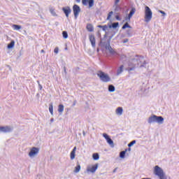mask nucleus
Here are the masks:
<instances>
[{"instance_id": "obj_1", "label": "nucleus", "mask_w": 179, "mask_h": 179, "mask_svg": "<svg viewBox=\"0 0 179 179\" xmlns=\"http://www.w3.org/2000/svg\"><path fill=\"white\" fill-rule=\"evenodd\" d=\"M128 68L127 71L131 72L135 71L136 68H145L146 60L143 56L136 55L135 57H131L127 62Z\"/></svg>"}, {"instance_id": "obj_2", "label": "nucleus", "mask_w": 179, "mask_h": 179, "mask_svg": "<svg viewBox=\"0 0 179 179\" xmlns=\"http://www.w3.org/2000/svg\"><path fill=\"white\" fill-rule=\"evenodd\" d=\"M113 38V36H109V38L107 40V42L103 41V38H101L100 44L101 47H105L106 50H108L109 53L110 55H117L118 53L115 52L111 47V39Z\"/></svg>"}, {"instance_id": "obj_3", "label": "nucleus", "mask_w": 179, "mask_h": 179, "mask_svg": "<svg viewBox=\"0 0 179 179\" xmlns=\"http://www.w3.org/2000/svg\"><path fill=\"white\" fill-rule=\"evenodd\" d=\"M97 76L99 78L100 80L104 83H107L111 81V78H110V76L102 71H98Z\"/></svg>"}, {"instance_id": "obj_4", "label": "nucleus", "mask_w": 179, "mask_h": 179, "mask_svg": "<svg viewBox=\"0 0 179 179\" xmlns=\"http://www.w3.org/2000/svg\"><path fill=\"white\" fill-rule=\"evenodd\" d=\"M153 13L149 6H146L145 7V22L149 23L152 20Z\"/></svg>"}, {"instance_id": "obj_5", "label": "nucleus", "mask_w": 179, "mask_h": 179, "mask_svg": "<svg viewBox=\"0 0 179 179\" xmlns=\"http://www.w3.org/2000/svg\"><path fill=\"white\" fill-rule=\"evenodd\" d=\"M13 131V127L12 126H0V132L3 134H9Z\"/></svg>"}, {"instance_id": "obj_6", "label": "nucleus", "mask_w": 179, "mask_h": 179, "mask_svg": "<svg viewBox=\"0 0 179 179\" xmlns=\"http://www.w3.org/2000/svg\"><path fill=\"white\" fill-rule=\"evenodd\" d=\"M73 12L75 19H78V16H79V13H80V7L77 4H74L73 6Z\"/></svg>"}, {"instance_id": "obj_7", "label": "nucleus", "mask_w": 179, "mask_h": 179, "mask_svg": "<svg viewBox=\"0 0 179 179\" xmlns=\"http://www.w3.org/2000/svg\"><path fill=\"white\" fill-rule=\"evenodd\" d=\"M38 152H40V148L36 147H33L29 152V157H34L36 155H38Z\"/></svg>"}, {"instance_id": "obj_8", "label": "nucleus", "mask_w": 179, "mask_h": 179, "mask_svg": "<svg viewBox=\"0 0 179 179\" xmlns=\"http://www.w3.org/2000/svg\"><path fill=\"white\" fill-rule=\"evenodd\" d=\"M164 173V171H163V169L160 168V166L157 165L155 166L154 173L155 174V176H157V177H159V176H162V174H163Z\"/></svg>"}, {"instance_id": "obj_9", "label": "nucleus", "mask_w": 179, "mask_h": 179, "mask_svg": "<svg viewBox=\"0 0 179 179\" xmlns=\"http://www.w3.org/2000/svg\"><path fill=\"white\" fill-rule=\"evenodd\" d=\"M62 10L64 13L65 14L66 18L68 19L69 17V15H71V12H72V10H71V7H63Z\"/></svg>"}, {"instance_id": "obj_10", "label": "nucleus", "mask_w": 179, "mask_h": 179, "mask_svg": "<svg viewBox=\"0 0 179 179\" xmlns=\"http://www.w3.org/2000/svg\"><path fill=\"white\" fill-rule=\"evenodd\" d=\"M90 41L92 44V47L93 48H96V38L94 37V35L91 34L89 36Z\"/></svg>"}, {"instance_id": "obj_11", "label": "nucleus", "mask_w": 179, "mask_h": 179, "mask_svg": "<svg viewBox=\"0 0 179 179\" xmlns=\"http://www.w3.org/2000/svg\"><path fill=\"white\" fill-rule=\"evenodd\" d=\"M97 169H99V164H95L91 168H88L87 169V171H88L90 173H96V170H97Z\"/></svg>"}, {"instance_id": "obj_12", "label": "nucleus", "mask_w": 179, "mask_h": 179, "mask_svg": "<svg viewBox=\"0 0 179 179\" xmlns=\"http://www.w3.org/2000/svg\"><path fill=\"white\" fill-rule=\"evenodd\" d=\"M155 122L162 124L164 122V118L162 116H157L155 115Z\"/></svg>"}, {"instance_id": "obj_13", "label": "nucleus", "mask_w": 179, "mask_h": 179, "mask_svg": "<svg viewBox=\"0 0 179 179\" xmlns=\"http://www.w3.org/2000/svg\"><path fill=\"white\" fill-rule=\"evenodd\" d=\"M135 12H136V8H132L128 15L129 22V20H131V17H132V16H134V15H135Z\"/></svg>"}, {"instance_id": "obj_14", "label": "nucleus", "mask_w": 179, "mask_h": 179, "mask_svg": "<svg viewBox=\"0 0 179 179\" xmlns=\"http://www.w3.org/2000/svg\"><path fill=\"white\" fill-rule=\"evenodd\" d=\"M148 122L150 124H155V115H152L151 116H150L148 117Z\"/></svg>"}, {"instance_id": "obj_15", "label": "nucleus", "mask_w": 179, "mask_h": 179, "mask_svg": "<svg viewBox=\"0 0 179 179\" xmlns=\"http://www.w3.org/2000/svg\"><path fill=\"white\" fill-rule=\"evenodd\" d=\"M76 147H74L70 154V157H71V160H73V159H75V157L76 156Z\"/></svg>"}, {"instance_id": "obj_16", "label": "nucleus", "mask_w": 179, "mask_h": 179, "mask_svg": "<svg viewBox=\"0 0 179 179\" xmlns=\"http://www.w3.org/2000/svg\"><path fill=\"white\" fill-rule=\"evenodd\" d=\"M124 72V65H121L117 70V76L121 75Z\"/></svg>"}, {"instance_id": "obj_17", "label": "nucleus", "mask_w": 179, "mask_h": 179, "mask_svg": "<svg viewBox=\"0 0 179 179\" xmlns=\"http://www.w3.org/2000/svg\"><path fill=\"white\" fill-rule=\"evenodd\" d=\"M108 90L110 93H113V92H115V87L113 85H109L108 87Z\"/></svg>"}, {"instance_id": "obj_18", "label": "nucleus", "mask_w": 179, "mask_h": 179, "mask_svg": "<svg viewBox=\"0 0 179 179\" xmlns=\"http://www.w3.org/2000/svg\"><path fill=\"white\" fill-rule=\"evenodd\" d=\"M119 26V22H113L111 25H109V29H117Z\"/></svg>"}, {"instance_id": "obj_19", "label": "nucleus", "mask_w": 179, "mask_h": 179, "mask_svg": "<svg viewBox=\"0 0 179 179\" xmlns=\"http://www.w3.org/2000/svg\"><path fill=\"white\" fill-rule=\"evenodd\" d=\"M106 142L108 143V145H110V146L111 148H114V141H113V139H111L110 137H109L107 140Z\"/></svg>"}, {"instance_id": "obj_20", "label": "nucleus", "mask_w": 179, "mask_h": 179, "mask_svg": "<svg viewBox=\"0 0 179 179\" xmlns=\"http://www.w3.org/2000/svg\"><path fill=\"white\" fill-rule=\"evenodd\" d=\"M122 30H125V29H132V27L129 25L128 22H126L124 24V25L122 27Z\"/></svg>"}, {"instance_id": "obj_21", "label": "nucleus", "mask_w": 179, "mask_h": 179, "mask_svg": "<svg viewBox=\"0 0 179 179\" xmlns=\"http://www.w3.org/2000/svg\"><path fill=\"white\" fill-rule=\"evenodd\" d=\"M13 47H15V41H11L10 43L8 44L7 48L10 50L11 48H13Z\"/></svg>"}, {"instance_id": "obj_22", "label": "nucleus", "mask_w": 179, "mask_h": 179, "mask_svg": "<svg viewBox=\"0 0 179 179\" xmlns=\"http://www.w3.org/2000/svg\"><path fill=\"white\" fill-rule=\"evenodd\" d=\"M92 159L93 160H99V159H100V155L97 152L94 153L92 154Z\"/></svg>"}, {"instance_id": "obj_23", "label": "nucleus", "mask_w": 179, "mask_h": 179, "mask_svg": "<svg viewBox=\"0 0 179 179\" xmlns=\"http://www.w3.org/2000/svg\"><path fill=\"white\" fill-rule=\"evenodd\" d=\"M80 164H79V163L77 164V166L75 167V169H74V173H79V171H80Z\"/></svg>"}, {"instance_id": "obj_24", "label": "nucleus", "mask_w": 179, "mask_h": 179, "mask_svg": "<svg viewBox=\"0 0 179 179\" xmlns=\"http://www.w3.org/2000/svg\"><path fill=\"white\" fill-rule=\"evenodd\" d=\"M127 149H126L124 151H122L120 152V159H124L125 158V155L127 153Z\"/></svg>"}, {"instance_id": "obj_25", "label": "nucleus", "mask_w": 179, "mask_h": 179, "mask_svg": "<svg viewBox=\"0 0 179 179\" xmlns=\"http://www.w3.org/2000/svg\"><path fill=\"white\" fill-rule=\"evenodd\" d=\"M49 111H50V114L52 115H53V114H54V106L52 105V103H50L49 105Z\"/></svg>"}, {"instance_id": "obj_26", "label": "nucleus", "mask_w": 179, "mask_h": 179, "mask_svg": "<svg viewBox=\"0 0 179 179\" xmlns=\"http://www.w3.org/2000/svg\"><path fill=\"white\" fill-rule=\"evenodd\" d=\"M122 111H124V110L121 107H118L116 109V113H117L119 115H122Z\"/></svg>"}, {"instance_id": "obj_27", "label": "nucleus", "mask_w": 179, "mask_h": 179, "mask_svg": "<svg viewBox=\"0 0 179 179\" xmlns=\"http://www.w3.org/2000/svg\"><path fill=\"white\" fill-rule=\"evenodd\" d=\"M115 12H117L116 15H120L118 12H121V7H120V6L118 5H115Z\"/></svg>"}, {"instance_id": "obj_28", "label": "nucleus", "mask_w": 179, "mask_h": 179, "mask_svg": "<svg viewBox=\"0 0 179 179\" xmlns=\"http://www.w3.org/2000/svg\"><path fill=\"white\" fill-rule=\"evenodd\" d=\"M94 6V0H88L89 8H93Z\"/></svg>"}, {"instance_id": "obj_29", "label": "nucleus", "mask_w": 179, "mask_h": 179, "mask_svg": "<svg viewBox=\"0 0 179 179\" xmlns=\"http://www.w3.org/2000/svg\"><path fill=\"white\" fill-rule=\"evenodd\" d=\"M87 29L88 30V31H93V25L92 24H87Z\"/></svg>"}, {"instance_id": "obj_30", "label": "nucleus", "mask_w": 179, "mask_h": 179, "mask_svg": "<svg viewBox=\"0 0 179 179\" xmlns=\"http://www.w3.org/2000/svg\"><path fill=\"white\" fill-rule=\"evenodd\" d=\"M98 27L99 29H102L103 31H106L107 29H108V27H107V25H98Z\"/></svg>"}, {"instance_id": "obj_31", "label": "nucleus", "mask_w": 179, "mask_h": 179, "mask_svg": "<svg viewBox=\"0 0 179 179\" xmlns=\"http://www.w3.org/2000/svg\"><path fill=\"white\" fill-rule=\"evenodd\" d=\"M50 12L53 16H58V15H57V13H55V9L51 8H50Z\"/></svg>"}, {"instance_id": "obj_32", "label": "nucleus", "mask_w": 179, "mask_h": 179, "mask_svg": "<svg viewBox=\"0 0 179 179\" xmlns=\"http://www.w3.org/2000/svg\"><path fill=\"white\" fill-rule=\"evenodd\" d=\"M13 28L14 30H20L22 29V26L17 24H13Z\"/></svg>"}, {"instance_id": "obj_33", "label": "nucleus", "mask_w": 179, "mask_h": 179, "mask_svg": "<svg viewBox=\"0 0 179 179\" xmlns=\"http://www.w3.org/2000/svg\"><path fill=\"white\" fill-rule=\"evenodd\" d=\"M58 111H59V113L64 112V105H62V104L59 105Z\"/></svg>"}, {"instance_id": "obj_34", "label": "nucleus", "mask_w": 179, "mask_h": 179, "mask_svg": "<svg viewBox=\"0 0 179 179\" xmlns=\"http://www.w3.org/2000/svg\"><path fill=\"white\" fill-rule=\"evenodd\" d=\"M158 177L159 179H167V176H166V173L164 172Z\"/></svg>"}, {"instance_id": "obj_35", "label": "nucleus", "mask_w": 179, "mask_h": 179, "mask_svg": "<svg viewBox=\"0 0 179 179\" xmlns=\"http://www.w3.org/2000/svg\"><path fill=\"white\" fill-rule=\"evenodd\" d=\"M63 38H68V32L66 31H62Z\"/></svg>"}, {"instance_id": "obj_36", "label": "nucleus", "mask_w": 179, "mask_h": 179, "mask_svg": "<svg viewBox=\"0 0 179 179\" xmlns=\"http://www.w3.org/2000/svg\"><path fill=\"white\" fill-rule=\"evenodd\" d=\"M135 143H136V140H134V141H132L131 142H130V143L128 144V147H129V148H131V146H134V145H135Z\"/></svg>"}, {"instance_id": "obj_37", "label": "nucleus", "mask_w": 179, "mask_h": 179, "mask_svg": "<svg viewBox=\"0 0 179 179\" xmlns=\"http://www.w3.org/2000/svg\"><path fill=\"white\" fill-rule=\"evenodd\" d=\"M113 13H114V12L110 11L109 12V13L108 14V17H107V20H110V19L111 18V16H113Z\"/></svg>"}, {"instance_id": "obj_38", "label": "nucleus", "mask_w": 179, "mask_h": 179, "mask_svg": "<svg viewBox=\"0 0 179 179\" xmlns=\"http://www.w3.org/2000/svg\"><path fill=\"white\" fill-rule=\"evenodd\" d=\"M89 3V0H82V3L85 6H87V3Z\"/></svg>"}, {"instance_id": "obj_39", "label": "nucleus", "mask_w": 179, "mask_h": 179, "mask_svg": "<svg viewBox=\"0 0 179 179\" xmlns=\"http://www.w3.org/2000/svg\"><path fill=\"white\" fill-rule=\"evenodd\" d=\"M103 138H105V139H106V141L110 138V136H108V134L103 133Z\"/></svg>"}, {"instance_id": "obj_40", "label": "nucleus", "mask_w": 179, "mask_h": 179, "mask_svg": "<svg viewBox=\"0 0 179 179\" xmlns=\"http://www.w3.org/2000/svg\"><path fill=\"white\" fill-rule=\"evenodd\" d=\"M159 13H162V16H166L167 14L166 13V12L162 10H159Z\"/></svg>"}, {"instance_id": "obj_41", "label": "nucleus", "mask_w": 179, "mask_h": 179, "mask_svg": "<svg viewBox=\"0 0 179 179\" xmlns=\"http://www.w3.org/2000/svg\"><path fill=\"white\" fill-rule=\"evenodd\" d=\"M59 51V49L58 48V47H56L54 50V53L58 54Z\"/></svg>"}, {"instance_id": "obj_42", "label": "nucleus", "mask_w": 179, "mask_h": 179, "mask_svg": "<svg viewBox=\"0 0 179 179\" xmlns=\"http://www.w3.org/2000/svg\"><path fill=\"white\" fill-rule=\"evenodd\" d=\"M120 59H127V55H120Z\"/></svg>"}, {"instance_id": "obj_43", "label": "nucleus", "mask_w": 179, "mask_h": 179, "mask_svg": "<svg viewBox=\"0 0 179 179\" xmlns=\"http://www.w3.org/2000/svg\"><path fill=\"white\" fill-rule=\"evenodd\" d=\"M115 19H116V20H119V21L121 20V18L120 17V15H118V14H117V15H115Z\"/></svg>"}, {"instance_id": "obj_44", "label": "nucleus", "mask_w": 179, "mask_h": 179, "mask_svg": "<svg viewBox=\"0 0 179 179\" xmlns=\"http://www.w3.org/2000/svg\"><path fill=\"white\" fill-rule=\"evenodd\" d=\"M128 41H129V40L128 38H125L123 40L124 44H125L126 43H128Z\"/></svg>"}, {"instance_id": "obj_45", "label": "nucleus", "mask_w": 179, "mask_h": 179, "mask_svg": "<svg viewBox=\"0 0 179 179\" xmlns=\"http://www.w3.org/2000/svg\"><path fill=\"white\" fill-rule=\"evenodd\" d=\"M38 89L39 90H43V85H41V84L38 85Z\"/></svg>"}, {"instance_id": "obj_46", "label": "nucleus", "mask_w": 179, "mask_h": 179, "mask_svg": "<svg viewBox=\"0 0 179 179\" xmlns=\"http://www.w3.org/2000/svg\"><path fill=\"white\" fill-rule=\"evenodd\" d=\"M118 2H120V0H115V5H118Z\"/></svg>"}, {"instance_id": "obj_47", "label": "nucleus", "mask_w": 179, "mask_h": 179, "mask_svg": "<svg viewBox=\"0 0 179 179\" xmlns=\"http://www.w3.org/2000/svg\"><path fill=\"white\" fill-rule=\"evenodd\" d=\"M64 73L65 75H66L67 72H66V67H64Z\"/></svg>"}, {"instance_id": "obj_48", "label": "nucleus", "mask_w": 179, "mask_h": 179, "mask_svg": "<svg viewBox=\"0 0 179 179\" xmlns=\"http://www.w3.org/2000/svg\"><path fill=\"white\" fill-rule=\"evenodd\" d=\"M75 106H76V101H74L73 103V107H75Z\"/></svg>"}, {"instance_id": "obj_49", "label": "nucleus", "mask_w": 179, "mask_h": 179, "mask_svg": "<svg viewBox=\"0 0 179 179\" xmlns=\"http://www.w3.org/2000/svg\"><path fill=\"white\" fill-rule=\"evenodd\" d=\"M41 53H43V54H45V50H41Z\"/></svg>"}, {"instance_id": "obj_50", "label": "nucleus", "mask_w": 179, "mask_h": 179, "mask_svg": "<svg viewBox=\"0 0 179 179\" xmlns=\"http://www.w3.org/2000/svg\"><path fill=\"white\" fill-rule=\"evenodd\" d=\"M127 34L128 36H129V37H131V34H129V30L127 31Z\"/></svg>"}, {"instance_id": "obj_51", "label": "nucleus", "mask_w": 179, "mask_h": 179, "mask_svg": "<svg viewBox=\"0 0 179 179\" xmlns=\"http://www.w3.org/2000/svg\"><path fill=\"white\" fill-rule=\"evenodd\" d=\"M117 169V168H115V169L113 171V173H116Z\"/></svg>"}, {"instance_id": "obj_52", "label": "nucleus", "mask_w": 179, "mask_h": 179, "mask_svg": "<svg viewBox=\"0 0 179 179\" xmlns=\"http://www.w3.org/2000/svg\"><path fill=\"white\" fill-rule=\"evenodd\" d=\"M105 38H107V34H105L103 36V40H105Z\"/></svg>"}, {"instance_id": "obj_53", "label": "nucleus", "mask_w": 179, "mask_h": 179, "mask_svg": "<svg viewBox=\"0 0 179 179\" xmlns=\"http://www.w3.org/2000/svg\"><path fill=\"white\" fill-rule=\"evenodd\" d=\"M50 122H54V118L50 119Z\"/></svg>"}, {"instance_id": "obj_54", "label": "nucleus", "mask_w": 179, "mask_h": 179, "mask_svg": "<svg viewBox=\"0 0 179 179\" xmlns=\"http://www.w3.org/2000/svg\"><path fill=\"white\" fill-rule=\"evenodd\" d=\"M125 20H126V21L129 20V19L128 18V17H125Z\"/></svg>"}, {"instance_id": "obj_55", "label": "nucleus", "mask_w": 179, "mask_h": 179, "mask_svg": "<svg viewBox=\"0 0 179 179\" xmlns=\"http://www.w3.org/2000/svg\"><path fill=\"white\" fill-rule=\"evenodd\" d=\"M127 150H128L129 152H131V147H129V148L127 149Z\"/></svg>"}, {"instance_id": "obj_56", "label": "nucleus", "mask_w": 179, "mask_h": 179, "mask_svg": "<svg viewBox=\"0 0 179 179\" xmlns=\"http://www.w3.org/2000/svg\"><path fill=\"white\" fill-rule=\"evenodd\" d=\"M40 96V94H36V97H39Z\"/></svg>"}, {"instance_id": "obj_57", "label": "nucleus", "mask_w": 179, "mask_h": 179, "mask_svg": "<svg viewBox=\"0 0 179 179\" xmlns=\"http://www.w3.org/2000/svg\"><path fill=\"white\" fill-rule=\"evenodd\" d=\"M76 2H78L79 3V2H80V0H76Z\"/></svg>"}, {"instance_id": "obj_58", "label": "nucleus", "mask_w": 179, "mask_h": 179, "mask_svg": "<svg viewBox=\"0 0 179 179\" xmlns=\"http://www.w3.org/2000/svg\"><path fill=\"white\" fill-rule=\"evenodd\" d=\"M38 85H40V81L37 80Z\"/></svg>"}, {"instance_id": "obj_59", "label": "nucleus", "mask_w": 179, "mask_h": 179, "mask_svg": "<svg viewBox=\"0 0 179 179\" xmlns=\"http://www.w3.org/2000/svg\"><path fill=\"white\" fill-rule=\"evenodd\" d=\"M83 135H84V136H85V131H83Z\"/></svg>"}, {"instance_id": "obj_60", "label": "nucleus", "mask_w": 179, "mask_h": 179, "mask_svg": "<svg viewBox=\"0 0 179 179\" xmlns=\"http://www.w3.org/2000/svg\"><path fill=\"white\" fill-rule=\"evenodd\" d=\"M56 24H58V22H56Z\"/></svg>"}, {"instance_id": "obj_61", "label": "nucleus", "mask_w": 179, "mask_h": 179, "mask_svg": "<svg viewBox=\"0 0 179 179\" xmlns=\"http://www.w3.org/2000/svg\"><path fill=\"white\" fill-rule=\"evenodd\" d=\"M56 24H58V22H56Z\"/></svg>"}, {"instance_id": "obj_62", "label": "nucleus", "mask_w": 179, "mask_h": 179, "mask_svg": "<svg viewBox=\"0 0 179 179\" xmlns=\"http://www.w3.org/2000/svg\"><path fill=\"white\" fill-rule=\"evenodd\" d=\"M97 52H99V49H97Z\"/></svg>"}]
</instances>
